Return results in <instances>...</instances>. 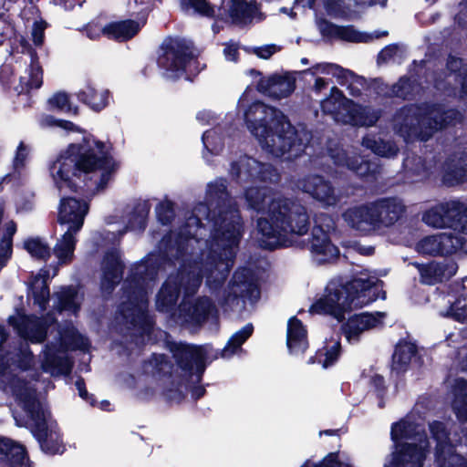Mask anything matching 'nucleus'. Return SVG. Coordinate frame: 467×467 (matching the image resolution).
I'll list each match as a JSON object with an SVG mask.
<instances>
[{"label": "nucleus", "mask_w": 467, "mask_h": 467, "mask_svg": "<svg viewBox=\"0 0 467 467\" xmlns=\"http://www.w3.org/2000/svg\"><path fill=\"white\" fill-rule=\"evenodd\" d=\"M228 239L227 247L224 248V257L215 259L217 250L211 249L206 254L202 253L200 257H194L192 263L184 265L180 273L171 275L157 296L156 305L161 311H168L177 301L180 291L183 288L186 295L196 292L202 283L203 275L206 276V285L210 289H216L223 283L233 266L234 258L237 249V232L233 230Z\"/></svg>", "instance_id": "nucleus-5"}, {"label": "nucleus", "mask_w": 467, "mask_h": 467, "mask_svg": "<svg viewBox=\"0 0 467 467\" xmlns=\"http://www.w3.org/2000/svg\"><path fill=\"white\" fill-rule=\"evenodd\" d=\"M302 467H351L348 463H343L338 460L337 453H329L317 464L307 461Z\"/></svg>", "instance_id": "nucleus-53"}, {"label": "nucleus", "mask_w": 467, "mask_h": 467, "mask_svg": "<svg viewBox=\"0 0 467 467\" xmlns=\"http://www.w3.org/2000/svg\"><path fill=\"white\" fill-rule=\"evenodd\" d=\"M253 330V326L248 324L234 334L225 348L223 349L222 357L226 358L232 357L252 335Z\"/></svg>", "instance_id": "nucleus-43"}, {"label": "nucleus", "mask_w": 467, "mask_h": 467, "mask_svg": "<svg viewBox=\"0 0 467 467\" xmlns=\"http://www.w3.org/2000/svg\"><path fill=\"white\" fill-rule=\"evenodd\" d=\"M398 51L396 46H389L381 50L379 55V59L387 61L390 59Z\"/></svg>", "instance_id": "nucleus-62"}, {"label": "nucleus", "mask_w": 467, "mask_h": 467, "mask_svg": "<svg viewBox=\"0 0 467 467\" xmlns=\"http://www.w3.org/2000/svg\"><path fill=\"white\" fill-rule=\"evenodd\" d=\"M122 263L117 251L107 253L101 265V289L109 293L122 277Z\"/></svg>", "instance_id": "nucleus-26"}, {"label": "nucleus", "mask_w": 467, "mask_h": 467, "mask_svg": "<svg viewBox=\"0 0 467 467\" xmlns=\"http://www.w3.org/2000/svg\"><path fill=\"white\" fill-rule=\"evenodd\" d=\"M463 238L451 232L441 233L422 238L416 245V250L428 255H449L462 249Z\"/></svg>", "instance_id": "nucleus-19"}, {"label": "nucleus", "mask_w": 467, "mask_h": 467, "mask_svg": "<svg viewBox=\"0 0 467 467\" xmlns=\"http://www.w3.org/2000/svg\"><path fill=\"white\" fill-rule=\"evenodd\" d=\"M78 97L93 110L99 111L109 104V93L103 88L86 86L78 92Z\"/></svg>", "instance_id": "nucleus-37"}, {"label": "nucleus", "mask_w": 467, "mask_h": 467, "mask_svg": "<svg viewBox=\"0 0 467 467\" xmlns=\"http://www.w3.org/2000/svg\"><path fill=\"white\" fill-rule=\"evenodd\" d=\"M162 50L158 64L164 69L166 78H178L186 72H194L196 60L190 43L182 39H170L163 44Z\"/></svg>", "instance_id": "nucleus-13"}, {"label": "nucleus", "mask_w": 467, "mask_h": 467, "mask_svg": "<svg viewBox=\"0 0 467 467\" xmlns=\"http://www.w3.org/2000/svg\"><path fill=\"white\" fill-rule=\"evenodd\" d=\"M458 117L459 113L453 109L445 112L441 107L410 106L396 114L394 127L406 140H427L435 131Z\"/></svg>", "instance_id": "nucleus-9"}, {"label": "nucleus", "mask_w": 467, "mask_h": 467, "mask_svg": "<svg viewBox=\"0 0 467 467\" xmlns=\"http://www.w3.org/2000/svg\"><path fill=\"white\" fill-rule=\"evenodd\" d=\"M330 157L334 162L342 167H347L359 176H366L370 172V164L360 158L350 155L343 149H336L330 151Z\"/></svg>", "instance_id": "nucleus-32"}, {"label": "nucleus", "mask_w": 467, "mask_h": 467, "mask_svg": "<svg viewBox=\"0 0 467 467\" xmlns=\"http://www.w3.org/2000/svg\"><path fill=\"white\" fill-rule=\"evenodd\" d=\"M311 253L317 262L327 263L336 259L339 251L336 245L331 244L327 233L317 226L313 229Z\"/></svg>", "instance_id": "nucleus-25"}, {"label": "nucleus", "mask_w": 467, "mask_h": 467, "mask_svg": "<svg viewBox=\"0 0 467 467\" xmlns=\"http://www.w3.org/2000/svg\"><path fill=\"white\" fill-rule=\"evenodd\" d=\"M463 212L464 205L458 201L440 202L423 213L422 221L433 228H451L461 233Z\"/></svg>", "instance_id": "nucleus-16"}, {"label": "nucleus", "mask_w": 467, "mask_h": 467, "mask_svg": "<svg viewBox=\"0 0 467 467\" xmlns=\"http://www.w3.org/2000/svg\"><path fill=\"white\" fill-rule=\"evenodd\" d=\"M328 85V82L321 78V77H317L316 78V80H315V83H314V89L317 91V92H320L322 89H324Z\"/></svg>", "instance_id": "nucleus-63"}, {"label": "nucleus", "mask_w": 467, "mask_h": 467, "mask_svg": "<svg viewBox=\"0 0 467 467\" xmlns=\"http://www.w3.org/2000/svg\"><path fill=\"white\" fill-rule=\"evenodd\" d=\"M231 174L240 182L252 183L275 182L278 179V174L272 166L247 156L232 164Z\"/></svg>", "instance_id": "nucleus-18"}, {"label": "nucleus", "mask_w": 467, "mask_h": 467, "mask_svg": "<svg viewBox=\"0 0 467 467\" xmlns=\"http://www.w3.org/2000/svg\"><path fill=\"white\" fill-rule=\"evenodd\" d=\"M222 304L233 311H242L245 302L254 303L259 297V291L252 274L247 269L234 273Z\"/></svg>", "instance_id": "nucleus-14"}, {"label": "nucleus", "mask_w": 467, "mask_h": 467, "mask_svg": "<svg viewBox=\"0 0 467 467\" xmlns=\"http://www.w3.org/2000/svg\"><path fill=\"white\" fill-rule=\"evenodd\" d=\"M410 89V81L408 78H400L397 84L392 87L391 95L397 97H406Z\"/></svg>", "instance_id": "nucleus-58"}, {"label": "nucleus", "mask_w": 467, "mask_h": 467, "mask_svg": "<svg viewBox=\"0 0 467 467\" xmlns=\"http://www.w3.org/2000/svg\"><path fill=\"white\" fill-rule=\"evenodd\" d=\"M39 125L42 128H52V127H59L67 130H77V127L70 121L67 120H58L50 115L42 116L39 120Z\"/></svg>", "instance_id": "nucleus-52"}, {"label": "nucleus", "mask_w": 467, "mask_h": 467, "mask_svg": "<svg viewBox=\"0 0 467 467\" xmlns=\"http://www.w3.org/2000/svg\"><path fill=\"white\" fill-rule=\"evenodd\" d=\"M306 73L312 76L317 75H325V76H333L337 79V82L340 85L346 86L352 84L355 80H358L354 74L347 69L342 68L341 67L336 64L330 63H320L310 68H308Z\"/></svg>", "instance_id": "nucleus-35"}, {"label": "nucleus", "mask_w": 467, "mask_h": 467, "mask_svg": "<svg viewBox=\"0 0 467 467\" xmlns=\"http://www.w3.org/2000/svg\"><path fill=\"white\" fill-rule=\"evenodd\" d=\"M257 88L260 92L269 97L280 99L294 91L295 80L288 76H273L262 78Z\"/></svg>", "instance_id": "nucleus-28"}, {"label": "nucleus", "mask_w": 467, "mask_h": 467, "mask_svg": "<svg viewBox=\"0 0 467 467\" xmlns=\"http://www.w3.org/2000/svg\"><path fill=\"white\" fill-rule=\"evenodd\" d=\"M88 210L86 202L75 198L61 200L57 221L63 234L54 248V253L59 262L67 263L72 260L77 243L76 234L83 226Z\"/></svg>", "instance_id": "nucleus-11"}, {"label": "nucleus", "mask_w": 467, "mask_h": 467, "mask_svg": "<svg viewBox=\"0 0 467 467\" xmlns=\"http://www.w3.org/2000/svg\"><path fill=\"white\" fill-rule=\"evenodd\" d=\"M452 410L462 422L463 430L467 432V380H457L454 387ZM465 437L467 438V433Z\"/></svg>", "instance_id": "nucleus-36"}, {"label": "nucleus", "mask_w": 467, "mask_h": 467, "mask_svg": "<svg viewBox=\"0 0 467 467\" xmlns=\"http://www.w3.org/2000/svg\"><path fill=\"white\" fill-rule=\"evenodd\" d=\"M441 315L451 317L455 320L464 323L467 321V310L465 300H458L451 304L446 310H441Z\"/></svg>", "instance_id": "nucleus-51"}, {"label": "nucleus", "mask_w": 467, "mask_h": 467, "mask_svg": "<svg viewBox=\"0 0 467 467\" xmlns=\"http://www.w3.org/2000/svg\"><path fill=\"white\" fill-rule=\"evenodd\" d=\"M52 322L50 317L40 321L33 316H25L20 312H16L8 318L9 325L22 337L33 343L42 342L48 331L50 335L54 334V341L47 344L40 355L41 368L51 376L68 374L72 368V362L69 360L67 351L75 348L86 349L89 343L72 326L67 327L64 331L57 328L51 329Z\"/></svg>", "instance_id": "nucleus-6"}, {"label": "nucleus", "mask_w": 467, "mask_h": 467, "mask_svg": "<svg viewBox=\"0 0 467 467\" xmlns=\"http://www.w3.org/2000/svg\"><path fill=\"white\" fill-rule=\"evenodd\" d=\"M226 184L223 179L208 185V195L211 200L218 199L220 202L218 214L211 217L206 214V206L196 207L194 214L188 218L186 224L178 234L174 246L177 254H191L193 257H200L204 253L211 252L212 247L217 250L216 260L224 257V248L227 247L231 232L236 230L237 244L241 236V223L238 211L230 203L226 204ZM206 258V255H204Z\"/></svg>", "instance_id": "nucleus-1"}, {"label": "nucleus", "mask_w": 467, "mask_h": 467, "mask_svg": "<svg viewBox=\"0 0 467 467\" xmlns=\"http://www.w3.org/2000/svg\"><path fill=\"white\" fill-rule=\"evenodd\" d=\"M375 216L371 203L351 207L343 213L344 221L353 229L362 233L378 231Z\"/></svg>", "instance_id": "nucleus-24"}, {"label": "nucleus", "mask_w": 467, "mask_h": 467, "mask_svg": "<svg viewBox=\"0 0 467 467\" xmlns=\"http://www.w3.org/2000/svg\"><path fill=\"white\" fill-rule=\"evenodd\" d=\"M213 307L207 298H200L194 304L183 302L180 316L186 323L200 324L212 313Z\"/></svg>", "instance_id": "nucleus-31"}, {"label": "nucleus", "mask_w": 467, "mask_h": 467, "mask_svg": "<svg viewBox=\"0 0 467 467\" xmlns=\"http://www.w3.org/2000/svg\"><path fill=\"white\" fill-rule=\"evenodd\" d=\"M380 288L381 282L374 275H361L348 285L331 281L324 296L312 305L311 312L330 315L340 320L345 312L376 300Z\"/></svg>", "instance_id": "nucleus-8"}, {"label": "nucleus", "mask_w": 467, "mask_h": 467, "mask_svg": "<svg viewBox=\"0 0 467 467\" xmlns=\"http://www.w3.org/2000/svg\"><path fill=\"white\" fill-rule=\"evenodd\" d=\"M16 232V223L10 220L4 223L0 241V269L4 267L12 255L13 235Z\"/></svg>", "instance_id": "nucleus-41"}, {"label": "nucleus", "mask_w": 467, "mask_h": 467, "mask_svg": "<svg viewBox=\"0 0 467 467\" xmlns=\"http://www.w3.org/2000/svg\"><path fill=\"white\" fill-rule=\"evenodd\" d=\"M342 38L350 42H370L388 35L387 31H374L372 33L360 32L353 27H343L340 31Z\"/></svg>", "instance_id": "nucleus-45"}, {"label": "nucleus", "mask_w": 467, "mask_h": 467, "mask_svg": "<svg viewBox=\"0 0 467 467\" xmlns=\"http://www.w3.org/2000/svg\"><path fill=\"white\" fill-rule=\"evenodd\" d=\"M29 146L26 145L24 142H20L17 146L14 159V166L16 169H20L26 165V162L29 156Z\"/></svg>", "instance_id": "nucleus-55"}, {"label": "nucleus", "mask_w": 467, "mask_h": 467, "mask_svg": "<svg viewBox=\"0 0 467 467\" xmlns=\"http://www.w3.org/2000/svg\"><path fill=\"white\" fill-rule=\"evenodd\" d=\"M156 212L162 223H167L173 214L172 205L170 202H161L157 206Z\"/></svg>", "instance_id": "nucleus-56"}, {"label": "nucleus", "mask_w": 467, "mask_h": 467, "mask_svg": "<svg viewBox=\"0 0 467 467\" xmlns=\"http://www.w3.org/2000/svg\"><path fill=\"white\" fill-rule=\"evenodd\" d=\"M395 451L387 459L384 467H422L429 442L423 428L409 420H402L391 427Z\"/></svg>", "instance_id": "nucleus-10"}, {"label": "nucleus", "mask_w": 467, "mask_h": 467, "mask_svg": "<svg viewBox=\"0 0 467 467\" xmlns=\"http://www.w3.org/2000/svg\"><path fill=\"white\" fill-rule=\"evenodd\" d=\"M297 186L325 206H332L338 202L333 187L320 176L309 175L299 181Z\"/></svg>", "instance_id": "nucleus-23"}, {"label": "nucleus", "mask_w": 467, "mask_h": 467, "mask_svg": "<svg viewBox=\"0 0 467 467\" xmlns=\"http://www.w3.org/2000/svg\"><path fill=\"white\" fill-rule=\"evenodd\" d=\"M116 169L109 146L92 137H85L81 142L72 143L62 150L49 171L55 185L61 191L74 189L73 179L78 172L88 175L99 189H102Z\"/></svg>", "instance_id": "nucleus-4"}, {"label": "nucleus", "mask_w": 467, "mask_h": 467, "mask_svg": "<svg viewBox=\"0 0 467 467\" xmlns=\"http://www.w3.org/2000/svg\"><path fill=\"white\" fill-rule=\"evenodd\" d=\"M417 267L420 274L421 281L428 285L450 278L456 273L454 265L445 266L437 263H431L426 265H417Z\"/></svg>", "instance_id": "nucleus-33"}, {"label": "nucleus", "mask_w": 467, "mask_h": 467, "mask_svg": "<svg viewBox=\"0 0 467 467\" xmlns=\"http://www.w3.org/2000/svg\"><path fill=\"white\" fill-rule=\"evenodd\" d=\"M218 16L235 24L262 19V14L258 11L257 6L247 0H222Z\"/></svg>", "instance_id": "nucleus-20"}, {"label": "nucleus", "mask_w": 467, "mask_h": 467, "mask_svg": "<svg viewBox=\"0 0 467 467\" xmlns=\"http://www.w3.org/2000/svg\"><path fill=\"white\" fill-rule=\"evenodd\" d=\"M286 345L293 355L303 354L308 347L306 330L302 322L296 317H291L287 323Z\"/></svg>", "instance_id": "nucleus-30"}, {"label": "nucleus", "mask_w": 467, "mask_h": 467, "mask_svg": "<svg viewBox=\"0 0 467 467\" xmlns=\"http://www.w3.org/2000/svg\"><path fill=\"white\" fill-rule=\"evenodd\" d=\"M249 208L265 212V216L257 222L259 242L262 246L275 249L286 245L290 234L303 235L308 230V215L298 202L273 197L266 186H251L244 192Z\"/></svg>", "instance_id": "nucleus-3"}, {"label": "nucleus", "mask_w": 467, "mask_h": 467, "mask_svg": "<svg viewBox=\"0 0 467 467\" xmlns=\"http://www.w3.org/2000/svg\"><path fill=\"white\" fill-rule=\"evenodd\" d=\"M384 318L385 313L383 312L355 315L343 325L342 330L347 340L351 344H355L359 341L361 335L365 331L380 326Z\"/></svg>", "instance_id": "nucleus-21"}, {"label": "nucleus", "mask_w": 467, "mask_h": 467, "mask_svg": "<svg viewBox=\"0 0 467 467\" xmlns=\"http://www.w3.org/2000/svg\"><path fill=\"white\" fill-rule=\"evenodd\" d=\"M416 348L409 342H401L396 347L393 355V366L398 370H402L415 356Z\"/></svg>", "instance_id": "nucleus-44"}, {"label": "nucleus", "mask_w": 467, "mask_h": 467, "mask_svg": "<svg viewBox=\"0 0 467 467\" xmlns=\"http://www.w3.org/2000/svg\"><path fill=\"white\" fill-rule=\"evenodd\" d=\"M86 33L88 38L95 40L101 35L106 36L105 26L99 23H89L86 27Z\"/></svg>", "instance_id": "nucleus-60"}, {"label": "nucleus", "mask_w": 467, "mask_h": 467, "mask_svg": "<svg viewBox=\"0 0 467 467\" xmlns=\"http://www.w3.org/2000/svg\"><path fill=\"white\" fill-rule=\"evenodd\" d=\"M25 249L31 256L44 259L49 254L48 247L38 238H31L24 243Z\"/></svg>", "instance_id": "nucleus-49"}, {"label": "nucleus", "mask_w": 467, "mask_h": 467, "mask_svg": "<svg viewBox=\"0 0 467 467\" xmlns=\"http://www.w3.org/2000/svg\"><path fill=\"white\" fill-rule=\"evenodd\" d=\"M461 233L467 234V208L464 206V212L462 213Z\"/></svg>", "instance_id": "nucleus-64"}, {"label": "nucleus", "mask_w": 467, "mask_h": 467, "mask_svg": "<svg viewBox=\"0 0 467 467\" xmlns=\"http://www.w3.org/2000/svg\"><path fill=\"white\" fill-rule=\"evenodd\" d=\"M430 430L436 441L435 455L438 467H467L464 458L453 451V448L462 441V438L456 433L451 437L442 422H432Z\"/></svg>", "instance_id": "nucleus-15"}, {"label": "nucleus", "mask_w": 467, "mask_h": 467, "mask_svg": "<svg viewBox=\"0 0 467 467\" xmlns=\"http://www.w3.org/2000/svg\"><path fill=\"white\" fill-rule=\"evenodd\" d=\"M144 25L143 19L110 22L105 25L106 36L118 41H126L135 36Z\"/></svg>", "instance_id": "nucleus-29"}, {"label": "nucleus", "mask_w": 467, "mask_h": 467, "mask_svg": "<svg viewBox=\"0 0 467 467\" xmlns=\"http://www.w3.org/2000/svg\"><path fill=\"white\" fill-rule=\"evenodd\" d=\"M321 108L337 122L353 126H372L379 117L378 111L361 107L345 98L336 87L331 88L330 95L321 102Z\"/></svg>", "instance_id": "nucleus-12"}, {"label": "nucleus", "mask_w": 467, "mask_h": 467, "mask_svg": "<svg viewBox=\"0 0 467 467\" xmlns=\"http://www.w3.org/2000/svg\"><path fill=\"white\" fill-rule=\"evenodd\" d=\"M280 47L276 45H265L262 47H254L253 53L255 54L258 57L263 59H268L274 54L278 52Z\"/></svg>", "instance_id": "nucleus-57"}, {"label": "nucleus", "mask_w": 467, "mask_h": 467, "mask_svg": "<svg viewBox=\"0 0 467 467\" xmlns=\"http://www.w3.org/2000/svg\"><path fill=\"white\" fill-rule=\"evenodd\" d=\"M362 144L367 149L371 150L375 154L382 157L389 158L395 156L398 152L396 145L389 141H385L380 138H377L374 135L366 136L362 140Z\"/></svg>", "instance_id": "nucleus-42"}, {"label": "nucleus", "mask_w": 467, "mask_h": 467, "mask_svg": "<svg viewBox=\"0 0 467 467\" xmlns=\"http://www.w3.org/2000/svg\"><path fill=\"white\" fill-rule=\"evenodd\" d=\"M224 57L229 61H235L238 56V47L233 43L225 44L223 48Z\"/></svg>", "instance_id": "nucleus-61"}, {"label": "nucleus", "mask_w": 467, "mask_h": 467, "mask_svg": "<svg viewBox=\"0 0 467 467\" xmlns=\"http://www.w3.org/2000/svg\"><path fill=\"white\" fill-rule=\"evenodd\" d=\"M202 142L208 151L215 154L223 147V139L216 130L205 131L202 135Z\"/></svg>", "instance_id": "nucleus-48"}, {"label": "nucleus", "mask_w": 467, "mask_h": 467, "mask_svg": "<svg viewBox=\"0 0 467 467\" xmlns=\"http://www.w3.org/2000/svg\"><path fill=\"white\" fill-rule=\"evenodd\" d=\"M448 68L454 73L448 76L447 82H459L461 84V92L467 93V69L462 67V61L459 58L451 57L448 61Z\"/></svg>", "instance_id": "nucleus-46"}, {"label": "nucleus", "mask_w": 467, "mask_h": 467, "mask_svg": "<svg viewBox=\"0 0 467 467\" xmlns=\"http://www.w3.org/2000/svg\"><path fill=\"white\" fill-rule=\"evenodd\" d=\"M47 24L43 21H36L32 28V39L36 46H40L44 41V31Z\"/></svg>", "instance_id": "nucleus-59"}, {"label": "nucleus", "mask_w": 467, "mask_h": 467, "mask_svg": "<svg viewBox=\"0 0 467 467\" xmlns=\"http://www.w3.org/2000/svg\"><path fill=\"white\" fill-rule=\"evenodd\" d=\"M0 451L10 456L14 463L24 464L26 460L25 449L8 439L0 438Z\"/></svg>", "instance_id": "nucleus-47"}, {"label": "nucleus", "mask_w": 467, "mask_h": 467, "mask_svg": "<svg viewBox=\"0 0 467 467\" xmlns=\"http://www.w3.org/2000/svg\"><path fill=\"white\" fill-rule=\"evenodd\" d=\"M249 93L246 89L241 96L238 109H243L247 128L262 148L275 157L286 153L288 160L297 157L305 148L303 139L296 138L297 132L282 112L258 101L249 105Z\"/></svg>", "instance_id": "nucleus-7"}, {"label": "nucleus", "mask_w": 467, "mask_h": 467, "mask_svg": "<svg viewBox=\"0 0 467 467\" xmlns=\"http://www.w3.org/2000/svg\"><path fill=\"white\" fill-rule=\"evenodd\" d=\"M371 204L376 215L377 230L392 225L403 213V205L398 199H383Z\"/></svg>", "instance_id": "nucleus-27"}, {"label": "nucleus", "mask_w": 467, "mask_h": 467, "mask_svg": "<svg viewBox=\"0 0 467 467\" xmlns=\"http://www.w3.org/2000/svg\"><path fill=\"white\" fill-rule=\"evenodd\" d=\"M51 108L57 109L62 111L69 112L71 110L68 96L66 93H57L48 100Z\"/></svg>", "instance_id": "nucleus-54"}, {"label": "nucleus", "mask_w": 467, "mask_h": 467, "mask_svg": "<svg viewBox=\"0 0 467 467\" xmlns=\"http://www.w3.org/2000/svg\"><path fill=\"white\" fill-rule=\"evenodd\" d=\"M182 7L188 11L192 9L194 12L206 16L214 15V10L205 0H180Z\"/></svg>", "instance_id": "nucleus-50"}, {"label": "nucleus", "mask_w": 467, "mask_h": 467, "mask_svg": "<svg viewBox=\"0 0 467 467\" xmlns=\"http://www.w3.org/2000/svg\"><path fill=\"white\" fill-rule=\"evenodd\" d=\"M154 256L150 255L146 261L138 265L135 269V279L137 283L136 288L132 291V294L130 296V299L137 300L136 304H134V311H137L140 317H144L145 310H146V290L143 286V284L146 281L152 280L155 275V268L153 266Z\"/></svg>", "instance_id": "nucleus-22"}, {"label": "nucleus", "mask_w": 467, "mask_h": 467, "mask_svg": "<svg viewBox=\"0 0 467 467\" xmlns=\"http://www.w3.org/2000/svg\"><path fill=\"white\" fill-rule=\"evenodd\" d=\"M340 343L337 337H331L326 345L317 350L315 357L309 358V363H319L324 368L332 366L339 356Z\"/></svg>", "instance_id": "nucleus-38"}, {"label": "nucleus", "mask_w": 467, "mask_h": 467, "mask_svg": "<svg viewBox=\"0 0 467 467\" xmlns=\"http://www.w3.org/2000/svg\"><path fill=\"white\" fill-rule=\"evenodd\" d=\"M32 353L27 344L0 354V383L6 385L31 420L33 433L43 451L55 454L62 451L57 433L53 430L50 414L37 399L35 389L24 382V373L31 367Z\"/></svg>", "instance_id": "nucleus-2"}, {"label": "nucleus", "mask_w": 467, "mask_h": 467, "mask_svg": "<svg viewBox=\"0 0 467 467\" xmlns=\"http://www.w3.org/2000/svg\"><path fill=\"white\" fill-rule=\"evenodd\" d=\"M56 297L57 300L56 307L58 311L67 310L72 313L78 310L82 300V295L72 287L61 288L56 293Z\"/></svg>", "instance_id": "nucleus-40"}, {"label": "nucleus", "mask_w": 467, "mask_h": 467, "mask_svg": "<svg viewBox=\"0 0 467 467\" xmlns=\"http://www.w3.org/2000/svg\"><path fill=\"white\" fill-rule=\"evenodd\" d=\"M42 85V69L34 56L30 57V64L24 73L19 77V84L16 89L19 93L29 92L31 89L38 88Z\"/></svg>", "instance_id": "nucleus-34"}, {"label": "nucleus", "mask_w": 467, "mask_h": 467, "mask_svg": "<svg viewBox=\"0 0 467 467\" xmlns=\"http://www.w3.org/2000/svg\"><path fill=\"white\" fill-rule=\"evenodd\" d=\"M47 271L41 270L30 283L31 296L34 299V304L38 306L39 310L46 308L49 298V290L47 285Z\"/></svg>", "instance_id": "nucleus-39"}, {"label": "nucleus", "mask_w": 467, "mask_h": 467, "mask_svg": "<svg viewBox=\"0 0 467 467\" xmlns=\"http://www.w3.org/2000/svg\"><path fill=\"white\" fill-rule=\"evenodd\" d=\"M208 348L178 344L174 357L179 367L189 376L192 382H199L205 368Z\"/></svg>", "instance_id": "nucleus-17"}]
</instances>
